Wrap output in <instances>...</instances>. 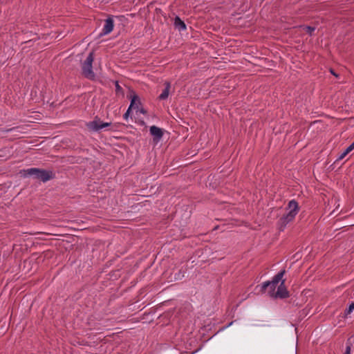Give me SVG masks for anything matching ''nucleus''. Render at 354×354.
Here are the masks:
<instances>
[{
	"label": "nucleus",
	"instance_id": "obj_15",
	"mask_svg": "<svg viewBox=\"0 0 354 354\" xmlns=\"http://www.w3.org/2000/svg\"><path fill=\"white\" fill-rule=\"evenodd\" d=\"M353 149H354V142H353L351 145H349V146H348V147L345 149V151H346V153H350V152H351L352 150H353Z\"/></svg>",
	"mask_w": 354,
	"mask_h": 354
},
{
	"label": "nucleus",
	"instance_id": "obj_21",
	"mask_svg": "<svg viewBox=\"0 0 354 354\" xmlns=\"http://www.w3.org/2000/svg\"><path fill=\"white\" fill-rule=\"evenodd\" d=\"M330 72L333 75H334L335 76L337 77V75L333 71V70H330Z\"/></svg>",
	"mask_w": 354,
	"mask_h": 354
},
{
	"label": "nucleus",
	"instance_id": "obj_19",
	"mask_svg": "<svg viewBox=\"0 0 354 354\" xmlns=\"http://www.w3.org/2000/svg\"><path fill=\"white\" fill-rule=\"evenodd\" d=\"M139 111L142 114L147 113V111L144 108H141L140 109H139Z\"/></svg>",
	"mask_w": 354,
	"mask_h": 354
},
{
	"label": "nucleus",
	"instance_id": "obj_14",
	"mask_svg": "<svg viewBox=\"0 0 354 354\" xmlns=\"http://www.w3.org/2000/svg\"><path fill=\"white\" fill-rule=\"evenodd\" d=\"M354 310V301L352 302L350 306H348V308L347 309H346L345 310V314L346 315H348L350 314L353 310Z\"/></svg>",
	"mask_w": 354,
	"mask_h": 354
},
{
	"label": "nucleus",
	"instance_id": "obj_11",
	"mask_svg": "<svg viewBox=\"0 0 354 354\" xmlns=\"http://www.w3.org/2000/svg\"><path fill=\"white\" fill-rule=\"evenodd\" d=\"M140 101L138 95H134L131 97L130 106L129 108L130 109H138L139 105L140 104Z\"/></svg>",
	"mask_w": 354,
	"mask_h": 354
},
{
	"label": "nucleus",
	"instance_id": "obj_10",
	"mask_svg": "<svg viewBox=\"0 0 354 354\" xmlns=\"http://www.w3.org/2000/svg\"><path fill=\"white\" fill-rule=\"evenodd\" d=\"M169 89H170V83L167 82H165V88L162 91V93L159 95L158 98L160 100H166L169 96Z\"/></svg>",
	"mask_w": 354,
	"mask_h": 354
},
{
	"label": "nucleus",
	"instance_id": "obj_3",
	"mask_svg": "<svg viewBox=\"0 0 354 354\" xmlns=\"http://www.w3.org/2000/svg\"><path fill=\"white\" fill-rule=\"evenodd\" d=\"M21 172L24 176H34L35 178L41 180L42 182H46L54 178V174L51 171H47L38 168H30L24 169Z\"/></svg>",
	"mask_w": 354,
	"mask_h": 354
},
{
	"label": "nucleus",
	"instance_id": "obj_2",
	"mask_svg": "<svg viewBox=\"0 0 354 354\" xmlns=\"http://www.w3.org/2000/svg\"><path fill=\"white\" fill-rule=\"evenodd\" d=\"M286 273V270L283 269L278 272L271 281H267L263 282L260 286V291L262 293L266 292L268 290V295L273 297L274 295L276 292V287L278 286L279 283L281 282L283 275Z\"/></svg>",
	"mask_w": 354,
	"mask_h": 354
},
{
	"label": "nucleus",
	"instance_id": "obj_1",
	"mask_svg": "<svg viewBox=\"0 0 354 354\" xmlns=\"http://www.w3.org/2000/svg\"><path fill=\"white\" fill-rule=\"evenodd\" d=\"M287 209L288 212L284 214L278 221L279 228L283 231L288 223L292 221L299 212V205L295 200L288 203Z\"/></svg>",
	"mask_w": 354,
	"mask_h": 354
},
{
	"label": "nucleus",
	"instance_id": "obj_5",
	"mask_svg": "<svg viewBox=\"0 0 354 354\" xmlns=\"http://www.w3.org/2000/svg\"><path fill=\"white\" fill-rule=\"evenodd\" d=\"M111 124V122H102L100 118L95 117L94 120L86 123V127L90 131H99L103 128L109 127Z\"/></svg>",
	"mask_w": 354,
	"mask_h": 354
},
{
	"label": "nucleus",
	"instance_id": "obj_12",
	"mask_svg": "<svg viewBox=\"0 0 354 354\" xmlns=\"http://www.w3.org/2000/svg\"><path fill=\"white\" fill-rule=\"evenodd\" d=\"M300 28H303L310 35H312L313 32L315 30V27L309 26H302Z\"/></svg>",
	"mask_w": 354,
	"mask_h": 354
},
{
	"label": "nucleus",
	"instance_id": "obj_6",
	"mask_svg": "<svg viewBox=\"0 0 354 354\" xmlns=\"http://www.w3.org/2000/svg\"><path fill=\"white\" fill-rule=\"evenodd\" d=\"M285 279H281L280 285L278 286L277 290L273 296V298L286 299L289 297V292L285 286Z\"/></svg>",
	"mask_w": 354,
	"mask_h": 354
},
{
	"label": "nucleus",
	"instance_id": "obj_8",
	"mask_svg": "<svg viewBox=\"0 0 354 354\" xmlns=\"http://www.w3.org/2000/svg\"><path fill=\"white\" fill-rule=\"evenodd\" d=\"M114 23L112 17H109L106 20L102 29V32L100 33V36L106 35L109 34L113 29Z\"/></svg>",
	"mask_w": 354,
	"mask_h": 354
},
{
	"label": "nucleus",
	"instance_id": "obj_4",
	"mask_svg": "<svg viewBox=\"0 0 354 354\" xmlns=\"http://www.w3.org/2000/svg\"><path fill=\"white\" fill-rule=\"evenodd\" d=\"M93 60L94 53L93 52H91L86 59L82 64V75L89 80H93L95 77V75L92 70V64Z\"/></svg>",
	"mask_w": 354,
	"mask_h": 354
},
{
	"label": "nucleus",
	"instance_id": "obj_20",
	"mask_svg": "<svg viewBox=\"0 0 354 354\" xmlns=\"http://www.w3.org/2000/svg\"><path fill=\"white\" fill-rule=\"evenodd\" d=\"M17 129V127H14V128H11V129H7V130H6L5 131L8 132V131H10L15 130V129Z\"/></svg>",
	"mask_w": 354,
	"mask_h": 354
},
{
	"label": "nucleus",
	"instance_id": "obj_7",
	"mask_svg": "<svg viewBox=\"0 0 354 354\" xmlns=\"http://www.w3.org/2000/svg\"><path fill=\"white\" fill-rule=\"evenodd\" d=\"M150 133L153 136V141L156 143H158L163 136L162 129L154 125L150 127Z\"/></svg>",
	"mask_w": 354,
	"mask_h": 354
},
{
	"label": "nucleus",
	"instance_id": "obj_9",
	"mask_svg": "<svg viewBox=\"0 0 354 354\" xmlns=\"http://www.w3.org/2000/svg\"><path fill=\"white\" fill-rule=\"evenodd\" d=\"M174 26L178 30H184L186 29V25L183 21H182L179 17L176 16L174 19Z\"/></svg>",
	"mask_w": 354,
	"mask_h": 354
},
{
	"label": "nucleus",
	"instance_id": "obj_17",
	"mask_svg": "<svg viewBox=\"0 0 354 354\" xmlns=\"http://www.w3.org/2000/svg\"><path fill=\"white\" fill-rule=\"evenodd\" d=\"M122 90V87L119 85L118 82H115V91L117 93Z\"/></svg>",
	"mask_w": 354,
	"mask_h": 354
},
{
	"label": "nucleus",
	"instance_id": "obj_18",
	"mask_svg": "<svg viewBox=\"0 0 354 354\" xmlns=\"http://www.w3.org/2000/svg\"><path fill=\"white\" fill-rule=\"evenodd\" d=\"M348 154V153H346V151H344L338 158V160H342L343 159L346 155Z\"/></svg>",
	"mask_w": 354,
	"mask_h": 354
},
{
	"label": "nucleus",
	"instance_id": "obj_16",
	"mask_svg": "<svg viewBox=\"0 0 354 354\" xmlns=\"http://www.w3.org/2000/svg\"><path fill=\"white\" fill-rule=\"evenodd\" d=\"M131 109L128 108L127 111H126V113L123 115L124 119H125V120L128 119V118L129 116V114H130V112H131Z\"/></svg>",
	"mask_w": 354,
	"mask_h": 354
},
{
	"label": "nucleus",
	"instance_id": "obj_13",
	"mask_svg": "<svg viewBox=\"0 0 354 354\" xmlns=\"http://www.w3.org/2000/svg\"><path fill=\"white\" fill-rule=\"evenodd\" d=\"M351 346H352V344L351 342V339H348L346 342V351L344 353V354H351Z\"/></svg>",
	"mask_w": 354,
	"mask_h": 354
}]
</instances>
